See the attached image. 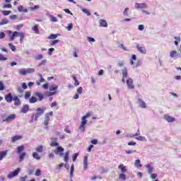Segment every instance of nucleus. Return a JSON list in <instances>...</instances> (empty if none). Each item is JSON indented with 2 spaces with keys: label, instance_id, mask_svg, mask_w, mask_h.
<instances>
[{
  "label": "nucleus",
  "instance_id": "1",
  "mask_svg": "<svg viewBox=\"0 0 181 181\" xmlns=\"http://www.w3.org/2000/svg\"><path fill=\"white\" fill-rule=\"evenodd\" d=\"M7 33L9 36L10 42H13L15 40V37H18V36H20V42L23 43V39L25 38V33H19L17 31L12 32L11 30H8Z\"/></svg>",
  "mask_w": 181,
  "mask_h": 181
},
{
  "label": "nucleus",
  "instance_id": "2",
  "mask_svg": "<svg viewBox=\"0 0 181 181\" xmlns=\"http://www.w3.org/2000/svg\"><path fill=\"white\" fill-rule=\"evenodd\" d=\"M93 115V112H88L86 115L82 117V121L81 122V125L79 126L80 131L84 132L86 131V124H87V118L91 117Z\"/></svg>",
  "mask_w": 181,
  "mask_h": 181
},
{
  "label": "nucleus",
  "instance_id": "3",
  "mask_svg": "<svg viewBox=\"0 0 181 181\" xmlns=\"http://www.w3.org/2000/svg\"><path fill=\"white\" fill-rule=\"evenodd\" d=\"M18 73L21 76H26V74H30L32 73H35V69L29 68L28 69H21L18 71Z\"/></svg>",
  "mask_w": 181,
  "mask_h": 181
},
{
  "label": "nucleus",
  "instance_id": "4",
  "mask_svg": "<svg viewBox=\"0 0 181 181\" xmlns=\"http://www.w3.org/2000/svg\"><path fill=\"white\" fill-rule=\"evenodd\" d=\"M2 118H3V122H12V121H13V119L16 118V115L12 114V115H9L7 117L2 116Z\"/></svg>",
  "mask_w": 181,
  "mask_h": 181
},
{
  "label": "nucleus",
  "instance_id": "5",
  "mask_svg": "<svg viewBox=\"0 0 181 181\" xmlns=\"http://www.w3.org/2000/svg\"><path fill=\"white\" fill-rule=\"evenodd\" d=\"M20 172H21V168H18L14 171L9 173L7 175L8 179H12V177H15L16 176H18Z\"/></svg>",
  "mask_w": 181,
  "mask_h": 181
},
{
  "label": "nucleus",
  "instance_id": "6",
  "mask_svg": "<svg viewBox=\"0 0 181 181\" xmlns=\"http://www.w3.org/2000/svg\"><path fill=\"white\" fill-rule=\"evenodd\" d=\"M46 109H42L40 107H38L37 109V112L35 114V121H37L38 118L40 117H41L42 115H43V114L45 113V111Z\"/></svg>",
  "mask_w": 181,
  "mask_h": 181
},
{
  "label": "nucleus",
  "instance_id": "7",
  "mask_svg": "<svg viewBox=\"0 0 181 181\" xmlns=\"http://www.w3.org/2000/svg\"><path fill=\"white\" fill-rule=\"evenodd\" d=\"M170 57H171L172 59H179L180 57H181V55L180 54L177 53V51L173 50L170 52Z\"/></svg>",
  "mask_w": 181,
  "mask_h": 181
},
{
  "label": "nucleus",
  "instance_id": "8",
  "mask_svg": "<svg viewBox=\"0 0 181 181\" xmlns=\"http://www.w3.org/2000/svg\"><path fill=\"white\" fill-rule=\"evenodd\" d=\"M127 87L129 90H134L135 86H134V80H132V78H129L127 80Z\"/></svg>",
  "mask_w": 181,
  "mask_h": 181
},
{
  "label": "nucleus",
  "instance_id": "9",
  "mask_svg": "<svg viewBox=\"0 0 181 181\" xmlns=\"http://www.w3.org/2000/svg\"><path fill=\"white\" fill-rule=\"evenodd\" d=\"M122 76H123V77L122 78V83H125V78H127V77H128V69H127V67H124L122 70Z\"/></svg>",
  "mask_w": 181,
  "mask_h": 181
},
{
  "label": "nucleus",
  "instance_id": "10",
  "mask_svg": "<svg viewBox=\"0 0 181 181\" xmlns=\"http://www.w3.org/2000/svg\"><path fill=\"white\" fill-rule=\"evenodd\" d=\"M135 8L136 9H146V8H148V6H146V4L145 3H136Z\"/></svg>",
  "mask_w": 181,
  "mask_h": 181
},
{
  "label": "nucleus",
  "instance_id": "11",
  "mask_svg": "<svg viewBox=\"0 0 181 181\" xmlns=\"http://www.w3.org/2000/svg\"><path fill=\"white\" fill-rule=\"evenodd\" d=\"M137 50L142 53L143 54H146V49H145V46L142 45H136Z\"/></svg>",
  "mask_w": 181,
  "mask_h": 181
},
{
  "label": "nucleus",
  "instance_id": "12",
  "mask_svg": "<svg viewBox=\"0 0 181 181\" xmlns=\"http://www.w3.org/2000/svg\"><path fill=\"white\" fill-rule=\"evenodd\" d=\"M4 98L6 103H11L13 101V97L12 96V93H9L4 96Z\"/></svg>",
  "mask_w": 181,
  "mask_h": 181
},
{
  "label": "nucleus",
  "instance_id": "13",
  "mask_svg": "<svg viewBox=\"0 0 181 181\" xmlns=\"http://www.w3.org/2000/svg\"><path fill=\"white\" fill-rule=\"evenodd\" d=\"M33 95H35V97H37L39 101H42L45 98V95L40 92H35L33 93Z\"/></svg>",
  "mask_w": 181,
  "mask_h": 181
},
{
  "label": "nucleus",
  "instance_id": "14",
  "mask_svg": "<svg viewBox=\"0 0 181 181\" xmlns=\"http://www.w3.org/2000/svg\"><path fill=\"white\" fill-rule=\"evenodd\" d=\"M164 119H165V121H168V122H175V117H173L169 115H164Z\"/></svg>",
  "mask_w": 181,
  "mask_h": 181
},
{
  "label": "nucleus",
  "instance_id": "15",
  "mask_svg": "<svg viewBox=\"0 0 181 181\" xmlns=\"http://www.w3.org/2000/svg\"><path fill=\"white\" fill-rule=\"evenodd\" d=\"M13 101H14V105L16 107H18V105H21V99L16 95L13 98Z\"/></svg>",
  "mask_w": 181,
  "mask_h": 181
},
{
  "label": "nucleus",
  "instance_id": "16",
  "mask_svg": "<svg viewBox=\"0 0 181 181\" xmlns=\"http://www.w3.org/2000/svg\"><path fill=\"white\" fill-rule=\"evenodd\" d=\"M62 152H64V148H63L62 146H58L57 148L54 151V153H60V156H63L64 153Z\"/></svg>",
  "mask_w": 181,
  "mask_h": 181
},
{
  "label": "nucleus",
  "instance_id": "17",
  "mask_svg": "<svg viewBox=\"0 0 181 181\" xmlns=\"http://www.w3.org/2000/svg\"><path fill=\"white\" fill-rule=\"evenodd\" d=\"M99 26H100V28H108V23L105 20H100Z\"/></svg>",
  "mask_w": 181,
  "mask_h": 181
},
{
  "label": "nucleus",
  "instance_id": "18",
  "mask_svg": "<svg viewBox=\"0 0 181 181\" xmlns=\"http://www.w3.org/2000/svg\"><path fill=\"white\" fill-rule=\"evenodd\" d=\"M28 111H29V105H23L21 112H22V114H26V112H28Z\"/></svg>",
  "mask_w": 181,
  "mask_h": 181
},
{
  "label": "nucleus",
  "instance_id": "19",
  "mask_svg": "<svg viewBox=\"0 0 181 181\" xmlns=\"http://www.w3.org/2000/svg\"><path fill=\"white\" fill-rule=\"evenodd\" d=\"M88 156H86L83 158V168L88 169Z\"/></svg>",
  "mask_w": 181,
  "mask_h": 181
},
{
  "label": "nucleus",
  "instance_id": "20",
  "mask_svg": "<svg viewBox=\"0 0 181 181\" xmlns=\"http://www.w3.org/2000/svg\"><path fill=\"white\" fill-rule=\"evenodd\" d=\"M23 136L21 135H16V136H13L11 138V142L13 144L15 142H16V141H19L21 139H22Z\"/></svg>",
  "mask_w": 181,
  "mask_h": 181
},
{
  "label": "nucleus",
  "instance_id": "21",
  "mask_svg": "<svg viewBox=\"0 0 181 181\" xmlns=\"http://www.w3.org/2000/svg\"><path fill=\"white\" fill-rule=\"evenodd\" d=\"M118 169L121 170L122 173H127V172L128 171V170H127V168L125 167V165H124V164L118 165Z\"/></svg>",
  "mask_w": 181,
  "mask_h": 181
},
{
  "label": "nucleus",
  "instance_id": "22",
  "mask_svg": "<svg viewBox=\"0 0 181 181\" xmlns=\"http://www.w3.org/2000/svg\"><path fill=\"white\" fill-rule=\"evenodd\" d=\"M8 155V150L0 151V160H2Z\"/></svg>",
  "mask_w": 181,
  "mask_h": 181
},
{
  "label": "nucleus",
  "instance_id": "23",
  "mask_svg": "<svg viewBox=\"0 0 181 181\" xmlns=\"http://www.w3.org/2000/svg\"><path fill=\"white\" fill-rule=\"evenodd\" d=\"M18 12H23L24 13H27L28 8H25V7H23V6H20L18 8Z\"/></svg>",
  "mask_w": 181,
  "mask_h": 181
},
{
  "label": "nucleus",
  "instance_id": "24",
  "mask_svg": "<svg viewBox=\"0 0 181 181\" xmlns=\"http://www.w3.org/2000/svg\"><path fill=\"white\" fill-rule=\"evenodd\" d=\"M50 117H53V112L45 114V121H50Z\"/></svg>",
  "mask_w": 181,
  "mask_h": 181
},
{
  "label": "nucleus",
  "instance_id": "25",
  "mask_svg": "<svg viewBox=\"0 0 181 181\" xmlns=\"http://www.w3.org/2000/svg\"><path fill=\"white\" fill-rule=\"evenodd\" d=\"M43 146L40 145L35 148V151L38 153H42L43 152Z\"/></svg>",
  "mask_w": 181,
  "mask_h": 181
},
{
  "label": "nucleus",
  "instance_id": "26",
  "mask_svg": "<svg viewBox=\"0 0 181 181\" xmlns=\"http://www.w3.org/2000/svg\"><path fill=\"white\" fill-rule=\"evenodd\" d=\"M29 103L30 104H35V103H37V99L36 98V96H32L30 99H29Z\"/></svg>",
  "mask_w": 181,
  "mask_h": 181
},
{
  "label": "nucleus",
  "instance_id": "27",
  "mask_svg": "<svg viewBox=\"0 0 181 181\" xmlns=\"http://www.w3.org/2000/svg\"><path fill=\"white\" fill-rule=\"evenodd\" d=\"M134 166H136V168H142V164H141V160L138 159L136 160L135 163H134Z\"/></svg>",
  "mask_w": 181,
  "mask_h": 181
},
{
  "label": "nucleus",
  "instance_id": "28",
  "mask_svg": "<svg viewBox=\"0 0 181 181\" xmlns=\"http://www.w3.org/2000/svg\"><path fill=\"white\" fill-rule=\"evenodd\" d=\"M139 104L141 108H146V103L141 99H139Z\"/></svg>",
  "mask_w": 181,
  "mask_h": 181
},
{
  "label": "nucleus",
  "instance_id": "29",
  "mask_svg": "<svg viewBox=\"0 0 181 181\" xmlns=\"http://www.w3.org/2000/svg\"><path fill=\"white\" fill-rule=\"evenodd\" d=\"M33 158H34V159H36L37 160H40L41 158L40 156H39L37 152L33 153Z\"/></svg>",
  "mask_w": 181,
  "mask_h": 181
},
{
  "label": "nucleus",
  "instance_id": "30",
  "mask_svg": "<svg viewBox=\"0 0 181 181\" xmlns=\"http://www.w3.org/2000/svg\"><path fill=\"white\" fill-rule=\"evenodd\" d=\"M32 30H33L35 32V33H36V35H39V33H40L39 26H37V25H34L32 28Z\"/></svg>",
  "mask_w": 181,
  "mask_h": 181
},
{
  "label": "nucleus",
  "instance_id": "31",
  "mask_svg": "<svg viewBox=\"0 0 181 181\" xmlns=\"http://www.w3.org/2000/svg\"><path fill=\"white\" fill-rule=\"evenodd\" d=\"M119 179L120 180L125 181V180H127V175L125 174H124V173H120L119 175Z\"/></svg>",
  "mask_w": 181,
  "mask_h": 181
},
{
  "label": "nucleus",
  "instance_id": "32",
  "mask_svg": "<svg viewBox=\"0 0 181 181\" xmlns=\"http://www.w3.org/2000/svg\"><path fill=\"white\" fill-rule=\"evenodd\" d=\"M71 77L73 80L75 81L74 86H76V87H77V86H80V82H78V81L77 80V77H76L75 75H72Z\"/></svg>",
  "mask_w": 181,
  "mask_h": 181
},
{
  "label": "nucleus",
  "instance_id": "33",
  "mask_svg": "<svg viewBox=\"0 0 181 181\" xmlns=\"http://www.w3.org/2000/svg\"><path fill=\"white\" fill-rule=\"evenodd\" d=\"M146 168H147L149 174L153 172V167H152L150 164L146 165Z\"/></svg>",
  "mask_w": 181,
  "mask_h": 181
},
{
  "label": "nucleus",
  "instance_id": "34",
  "mask_svg": "<svg viewBox=\"0 0 181 181\" xmlns=\"http://www.w3.org/2000/svg\"><path fill=\"white\" fill-rule=\"evenodd\" d=\"M134 60H136V55H135V54H132V59H131V60H130V64H131L132 66H134Z\"/></svg>",
  "mask_w": 181,
  "mask_h": 181
},
{
  "label": "nucleus",
  "instance_id": "35",
  "mask_svg": "<svg viewBox=\"0 0 181 181\" xmlns=\"http://www.w3.org/2000/svg\"><path fill=\"white\" fill-rule=\"evenodd\" d=\"M40 81H37L36 84L37 86H40V83H45V78H43V77H42V74H40Z\"/></svg>",
  "mask_w": 181,
  "mask_h": 181
},
{
  "label": "nucleus",
  "instance_id": "36",
  "mask_svg": "<svg viewBox=\"0 0 181 181\" xmlns=\"http://www.w3.org/2000/svg\"><path fill=\"white\" fill-rule=\"evenodd\" d=\"M23 149H25V146H19L17 147V153H21V152H22V151H23Z\"/></svg>",
  "mask_w": 181,
  "mask_h": 181
},
{
  "label": "nucleus",
  "instance_id": "37",
  "mask_svg": "<svg viewBox=\"0 0 181 181\" xmlns=\"http://www.w3.org/2000/svg\"><path fill=\"white\" fill-rule=\"evenodd\" d=\"M31 95H32V93H30V92H29V91L25 92V95H24L25 99V100H28V98H30V96H31Z\"/></svg>",
  "mask_w": 181,
  "mask_h": 181
},
{
  "label": "nucleus",
  "instance_id": "38",
  "mask_svg": "<svg viewBox=\"0 0 181 181\" xmlns=\"http://www.w3.org/2000/svg\"><path fill=\"white\" fill-rule=\"evenodd\" d=\"M9 23V21L6 18L1 19V22L0 23V25H6Z\"/></svg>",
  "mask_w": 181,
  "mask_h": 181
},
{
  "label": "nucleus",
  "instance_id": "39",
  "mask_svg": "<svg viewBox=\"0 0 181 181\" xmlns=\"http://www.w3.org/2000/svg\"><path fill=\"white\" fill-rule=\"evenodd\" d=\"M57 36H59V35H57V34H51V35L48 37V39H51V40L57 39Z\"/></svg>",
  "mask_w": 181,
  "mask_h": 181
},
{
  "label": "nucleus",
  "instance_id": "40",
  "mask_svg": "<svg viewBox=\"0 0 181 181\" xmlns=\"http://www.w3.org/2000/svg\"><path fill=\"white\" fill-rule=\"evenodd\" d=\"M8 46L10 49L12 50V52H16V47H15V45H13V44L9 43Z\"/></svg>",
  "mask_w": 181,
  "mask_h": 181
},
{
  "label": "nucleus",
  "instance_id": "41",
  "mask_svg": "<svg viewBox=\"0 0 181 181\" xmlns=\"http://www.w3.org/2000/svg\"><path fill=\"white\" fill-rule=\"evenodd\" d=\"M69 151H66L65 153V156L64 157V159L66 162H69Z\"/></svg>",
  "mask_w": 181,
  "mask_h": 181
},
{
  "label": "nucleus",
  "instance_id": "42",
  "mask_svg": "<svg viewBox=\"0 0 181 181\" xmlns=\"http://www.w3.org/2000/svg\"><path fill=\"white\" fill-rule=\"evenodd\" d=\"M25 156H26V153H23L22 154L20 155L19 156L20 162H22V160H23V159L25 158Z\"/></svg>",
  "mask_w": 181,
  "mask_h": 181
},
{
  "label": "nucleus",
  "instance_id": "43",
  "mask_svg": "<svg viewBox=\"0 0 181 181\" xmlns=\"http://www.w3.org/2000/svg\"><path fill=\"white\" fill-rule=\"evenodd\" d=\"M2 13L4 16H8V15H11V11H2Z\"/></svg>",
  "mask_w": 181,
  "mask_h": 181
},
{
  "label": "nucleus",
  "instance_id": "44",
  "mask_svg": "<svg viewBox=\"0 0 181 181\" xmlns=\"http://www.w3.org/2000/svg\"><path fill=\"white\" fill-rule=\"evenodd\" d=\"M59 88V86H52L49 88V91H56Z\"/></svg>",
  "mask_w": 181,
  "mask_h": 181
},
{
  "label": "nucleus",
  "instance_id": "45",
  "mask_svg": "<svg viewBox=\"0 0 181 181\" xmlns=\"http://www.w3.org/2000/svg\"><path fill=\"white\" fill-rule=\"evenodd\" d=\"M43 59V54H38L35 57V60H42Z\"/></svg>",
  "mask_w": 181,
  "mask_h": 181
},
{
  "label": "nucleus",
  "instance_id": "46",
  "mask_svg": "<svg viewBox=\"0 0 181 181\" xmlns=\"http://www.w3.org/2000/svg\"><path fill=\"white\" fill-rule=\"evenodd\" d=\"M76 93H78V94H83V87H79L76 89Z\"/></svg>",
  "mask_w": 181,
  "mask_h": 181
},
{
  "label": "nucleus",
  "instance_id": "47",
  "mask_svg": "<svg viewBox=\"0 0 181 181\" xmlns=\"http://www.w3.org/2000/svg\"><path fill=\"white\" fill-rule=\"evenodd\" d=\"M4 90H5V86L4 83L0 81V91H4Z\"/></svg>",
  "mask_w": 181,
  "mask_h": 181
},
{
  "label": "nucleus",
  "instance_id": "48",
  "mask_svg": "<svg viewBox=\"0 0 181 181\" xmlns=\"http://www.w3.org/2000/svg\"><path fill=\"white\" fill-rule=\"evenodd\" d=\"M82 12H83V13H86L88 16H90V15H91V13H90V11H88V10L86 8H83Z\"/></svg>",
  "mask_w": 181,
  "mask_h": 181
},
{
  "label": "nucleus",
  "instance_id": "49",
  "mask_svg": "<svg viewBox=\"0 0 181 181\" xmlns=\"http://www.w3.org/2000/svg\"><path fill=\"white\" fill-rule=\"evenodd\" d=\"M6 60H8V58L0 54V61L5 62Z\"/></svg>",
  "mask_w": 181,
  "mask_h": 181
},
{
  "label": "nucleus",
  "instance_id": "50",
  "mask_svg": "<svg viewBox=\"0 0 181 181\" xmlns=\"http://www.w3.org/2000/svg\"><path fill=\"white\" fill-rule=\"evenodd\" d=\"M136 139L138 141H146V138L141 136L136 137Z\"/></svg>",
  "mask_w": 181,
  "mask_h": 181
},
{
  "label": "nucleus",
  "instance_id": "51",
  "mask_svg": "<svg viewBox=\"0 0 181 181\" xmlns=\"http://www.w3.org/2000/svg\"><path fill=\"white\" fill-rule=\"evenodd\" d=\"M127 145H129V146H135V145H136V142L129 141V142L127 143Z\"/></svg>",
  "mask_w": 181,
  "mask_h": 181
},
{
  "label": "nucleus",
  "instance_id": "52",
  "mask_svg": "<svg viewBox=\"0 0 181 181\" xmlns=\"http://www.w3.org/2000/svg\"><path fill=\"white\" fill-rule=\"evenodd\" d=\"M59 43V40H54L50 42L51 46H54V45Z\"/></svg>",
  "mask_w": 181,
  "mask_h": 181
},
{
  "label": "nucleus",
  "instance_id": "53",
  "mask_svg": "<svg viewBox=\"0 0 181 181\" xmlns=\"http://www.w3.org/2000/svg\"><path fill=\"white\" fill-rule=\"evenodd\" d=\"M50 146H59V143L56 141H52L50 144Z\"/></svg>",
  "mask_w": 181,
  "mask_h": 181
},
{
  "label": "nucleus",
  "instance_id": "54",
  "mask_svg": "<svg viewBox=\"0 0 181 181\" xmlns=\"http://www.w3.org/2000/svg\"><path fill=\"white\" fill-rule=\"evenodd\" d=\"M40 175H42V171L40 169L36 170L35 176H40Z\"/></svg>",
  "mask_w": 181,
  "mask_h": 181
},
{
  "label": "nucleus",
  "instance_id": "55",
  "mask_svg": "<svg viewBox=\"0 0 181 181\" xmlns=\"http://www.w3.org/2000/svg\"><path fill=\"white\" fill-rule=\"evenodd\" d=\"M134 152H136V150H134V151H132V150H127L125 151V153L127 154V155H130V153H134Z\"/></svg>",
  "mask_w": 181,
  "mask_h": 181
},
{
  "label": "nucleus",
  "instance_id": "56",
  "mask_svg": "<svg viewBox=\"0 0 181 181\" xmlns=\"http://www.w3.org/2000/svg\"><path fill=\"white\" fill-rule=\"evenodd\" d=\"M128 11H129V8H126L123 12L124 16H128Z\"/></svg>",
  "mask_w": 181,
  "mask_h": 181
},
{
  "label": "nucleus",
  "instance_id": "57",
  "mask_svg": "<svg viewBox=\"0 0 181 181\" xmlns=\"http://www.w3.org/2000/svg\"><path fill=\"white\" fill-rule=\"evenodd\" d=\"M125 63L124 62V61H120L118 62V66L119 67H123V66H124Z\"/></svg>",
  "mask_w": 181,
  "mask_h": 181
},
{
  "label": "nucleus",
  "instance_id": "58",
  "mask_svg": "<svg viewBox=\"0 0 181 181\" xmlns=\"http://www.w3.org/2000/svg\"><path fill=\"white\" fill-rule=\"evenodd\" d=\"M138 29L139 30H144V29H145V26L144 25H139L138 26Z\"/></svg>",
  "mask_w": 181,
  "mask_h": 181
},
{
  "label": "nucleus",
  "instance_id": "59",
  "mask_svg": "<svg viewBox=\"0 0 181 181\" xmlns=\"http://www.w3.org/2000/svg\"><path fill=\"white\" fill-rule=\"evenodd\" d=\"M64 166V163H61L59 165H57V169H62Z\"/></svg>",
  "mask_w": 181,
  "mask_h": 181
},
{
  "label": "nucleus",
  "instance_id": "60",
  "mask_svg": "<svg viewBox=\"0 0 181 181\" xmlns=\"http://www.w3.org/2000/svg\"><path fill=\"white\" fill-rule=\"evenodd\" d=\"M88 42H95V40L91 37H88Z\"/></svg>",
  "mask_w": 181,
  "mask_h": 181
},
{
  "label": "nucleus",
  "instance_id": "61",
  "mask_svg": "<svg viewBox=\"0 0 181 181\" xmlns=\"http://www.w3.org/2000/svg\"><path fill=\"white\" fill-rule=\"evenodd\" d=\"M3 8H12V4H4V6H3Z\"/></svg>",
  "mask_w": 181,
  "mask_h": 181
},
{
  "label": "nucleus",
  "instance_id": "62",
  "mask_svg": "<svg viewBox=\"0 0 181 181\" xmlns=\"http://www.w3.org/2000/svg\"><path fill=\"white\" fill-rule=\"evenodd\" d=\"M52 22H57V18L53 16H51Z\"/></svg>",
  "mask_w": 181,
  "mask_h": 181
},
{
  "label": "nucleus",
  "instance_id": "63",
  "mask_svg": "<svg viewBox=\"0 0 181 181\" xmlns=\"http://www.w3.org/2000/svg\"><path fill=\"white\" fill-rule=\"evenodd\" d=\"M5 38V33L1 32L0 33V39H4Z\"/></svg>",
  "mask_w": 181,
  "mask_h": 181
},
{
  "label": "nucleus",
  "instance_id": "64",
  "mask_svg": "<svg viewBox=\"0 0 181 181\" xmlns=\"http://www.w3.org/2000/svg\"><path fill=\"white\" fill-rule=\"evenodd\" d=\"M68 30H70L71 29H73V24L69 23L67 26Z\"/></svg>",
  "mask_w": 181,
  "mask_h": 181
}]
</instances>
